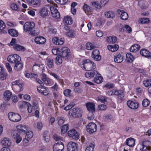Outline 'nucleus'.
<instances>
[{"mask_svg": "<svg viewBox=\"0 0 151 151\" xmlns=\"http://www.w3.org/2000/svg\"><path fill=\"white\" fill-rule=\"evenodd\" d=\"M57 121L58 124L61 125L63 124L65 122V119L63 117H59L57 119Z\"/></svg>", "mask_w": 151, "mask_h": 151, "instance_id": "52", "label": "nucleus"}, {"mask_svg": "<svg viewBox=\"0 0 151 151\" xmlns=\"http://www.w3.org/2000/svg\"><path fill=\"white\" fill-rule=\"evenodd\" d=\"M9 5L11 9L13 10L19 11L20 10L19 6L15 3H11Z\"/></svg>", "mask_w": 151, "mask_h": 151, "instance_id": "38", "label": "nucleus"}, {"mask_svg": "<svg viewBox=\"0 0 151 151\" xmlns=\"http://www.w3.org/2000/svg\"><path fill=\"white\" fill-rule=\"evenodd\" d=\"M35 42L39 44H43L46 42V39L42 36L36 37L35 39Z\"/></svg>", "mask_w": 151, "mask_h": 151, "instance_id": "23", "label": "nucleus"}, {"mask_svg": "<svg viewBox=\"0 0 151 151\" xmlns=\"http://www.w3.org/2000/svg\"><path fill=\"white\" fill-rule=\"evenodd\" d=\"M135 140L134 139L132 138H129L127 139L126 141V145L129 147L134 146L135 144Z\"/></svg>", "mask_w": 151, "mask_h": 151, "instance_id": "28", "label": "nucleus"}, {"mask_svg": "<svg viewBox=\"0 0 151 151\" xmlns=\"http://www.w3.org/2000/svg\"><path fill=\"white\" fill-rule=\"evenodd\" d=\"M23 64L20 62L15 63L14 66V69L17 70H20L22 69Z\"/></svg>", "mask_w": 151, "mask_h": 151, "instance_id": "41", "label": "nucleus"}, {"mask_svg": "<svg viewBox=\"0 0 151 151\" xmlns=\"http://www.w3.org/2000/svg\"><path fill=\"white\" fill-rule=\"evenodd\" d=\"M140 53L142 56L147 58H151V52L146 49H142L140 51Z\"/></svg>", "mask_w": 151, "mask_h": 151, "instance_id": "19", "label": "nucleus"}, {"mask_svg": "<svg viewBox=\"0 0 151 151\" xmlns=\"http://www.w3.org/2000/svg\"><path fill=\"white\" fill-rule=\"evenodd\" d=\"M53 138L56 141H61L62 139V137L56 134H54L53 135Z\"/></svg>", "mask_w": 151, "mask_h": 151, "instance_id": "62", "label": "nucleus"}, {"mask_svg": "<svg viewBox=\"0 0 151 151\" xmlns=\"http://www.w3.org/2000/svg\"><path fill=\"white\" fill-rule=\"evenodd\" d=\"M150 104V101L147 99H145L142 102V106L145 107H146L149 106Z\"/></svg>", "mask_w": 151, "mask_h": 151, "instance_id": "46", "label": "nucleus"}, {"mask_svg": "<svg viewBox=\"0 0 151 151\" xmlns=\"http://www.w3.org/2000/svg\"><path fill=\"white\" fill-rule=\"evenodd\" d=\"M95 112L89 111L88 115V119L89 120H93L94 118V116L93 114Z\"/></svg>", "mask_w": 151, "mask_h": 151, "instance_id": "49", "label": "nucleus"}, {"mask_svg": "<svg viewBox=\"0 0 151 151\" xmlns=\"http://www.w3.org/2000/svg\"><path fill=\"white\" fill-rule=\"evenodd\" d=\"M104 14L106 17L113 18L115 17V14L112 11H109L105 12Z\"/></svg>", "mask_w": 151, "mask_h": 151, "instance_id": "31", "label": "nucleus"}, {"mask_svg": "<svg viewBox=\"0 0 151 151\" xmlns=\"http://www.w3.org/2000/svg\"><path fill=\"white\" fill-rule=\"evenodd\" d=\"M71 91L70 89H67L64 90L63 93L64 95L66 96H69L71 95Z\"/></svg>", "mask_w": 151, "mask_h": 151, "instance_id": "56", "label": "nucleus"}, {"mask_svg": "<svg viewBox=\"0 0 151 151\" xmlns=\"http://www.w3.org/2000/svg\"><path fill=\"white\" fill-rule=\"evenodd\" d=\"M95 106L93 103L88 102L86 104V108L89 111L95 112Z\"/></svg>", "mask_w": 151, "mask_h": 151, "instance_id": "24", "label": "nucleus"}, {"mask_svg": "<svg viewBox=\"0 0 151 151\" xmlns=\"http://www.w3.org/2000/svg\"><path fill=\"white\" fill-rule=\"evenodd\" d=\"M75 104L74 103L72 102L70 103L69 105L66 106L64 108L65 110L67 111L70 109L72 107L74 106Z\"/></svg>", "mask_w": 151, "mask_h": 151, "instance_id": "55", "label": "nucleus"}, {"mask_svg": "<svg viewBox=\"0 0 151 151\" xmlns=\"http://www.w3.org/2000/svg\"><path fill=\"white\" fill-rule=\"evenodd\" d=\"M22 87L23 86H14V87L12 88L15 91L18 92L22 90Z\"/></svg>", "mask_w": 151, "mask_h": 151, "instance_id": "47", "label": "nucleus"}, {"mask_svg": "<svg viewBox=\"0 0 151 151\" xmlns=\"http://www.w3.org/2000/svg\"><path fill=\"white\" fill-rule=\"evenodd\" d=\"M37 90L39 92L45 96L47 95L49 92L47 88L41 85L37 88Z\"/></svg>", "mask_w": 151, "mask_h": 151, "instance_id": "12", "label": "nucleus"}, {"mask_svg": "<svg viewBox=\"0 0 151 151\" xmlns=\"http://www.w3.org/2000/svg\"><path fill=\"white\" fill-rule=\"evenodd\" d=\"M126 61L128 62H132L135 59L132 54L130 53H127L126 55Z\"/></svg>", "mask_w": 151, "mask_h": 151, "instance_id": "32", "label": "nucleus"}, {"mask_svg": "<svg viewBox=\"0 0 151 151\" xmlns=\"http://www.w3.org/2000/svg\"><path fill=\"white\" fill-rule=\"evenodd\" d=\"M83 10L87 14H90L92 11L91 7L86 4H84L83 6Z\"/></svg>", "mask_w": 151, "mask_h": 151, "instance_id": "25", "label": "nucleus"}, {"mask_svg": "<svg viewBox=\"0 0 151 151\" xmlns=\"http://www.w3.org/2000/svg\"><path fill=\"white\" fill-rule=\"evenodd\" d=\"M41 76L42 80L45 84H48L50 83V81L48 78H47V76L45 74L42 73L41 74Z\"/></svg>", "mask_w": 151, "mask_h": 151, "instance_id": "34", "label": "nucleus"}, {"mask_svg": "<svg viewBox=\"0 0 151 151\" xmlns=\"http://www.w3.org/2000/svg\"><path fill=\"white\" fill-rule=\"evenodd\" d=\"M68 113L70 116L75 118L80 117L82 116L81 111L78 108H74L70 110Z\"/></svg>", "mask_w": 151, "mask_h": 151, "instance_id": "3", "label": "nucleus"}, {"mask_svg": "<svg viewBox=\"0 0 151 151\" xmlns=\"http://www.w3.org/2000/svg\"><path fill=\"white\" fill-rule=\"evenodd\" d=\"M99 53V51L97 49L94 50L92 53V57L96 61H99L101 58Z\"/></svg>", "mask_w": 151, "mask_h": 151, "instance_id": "13", "label": "nucleus"}, {"mask_svg": "<svg viewBox=\"0 0 151 151\" xmlns=\"http://www.w3.org/2000/svg\"><path fill=\"white\" fill-rule=\"evenodd\" d=\"M66 35L69 37H73L74 36L75 33L73 30H69L67 32Z\"/></svg>", "mask_w": 151, "mask_h": 151, "instance_id": "53", "label": "nucleus"}, {"mask_svg": "<svg viewBox=\"0 0 151 151\" xmlns=\"http://www.w3.org/2000/svg\"><path fill=\"white\" fill-rule=\"evenodd\" d=\"M55 1L58 4L64 5L68 2V0H55Z\"/></svg>", "mask_w": 151, "mask_h": 151, "instance_id": "59", "label": "nucleus"}, {"mask_svg": "<svg viewBox=\"0 0 151 151\" xmlns=\"http://www.w3.org/2000/svg\"><path fill=\"white\" fill-rule=\"evenodd\" d=\"M108 49L112 52H115L119 48V46L117 45H108L107 46Z\"/></svg>", "mask_w": 151, "mask_h": 151, "instance_id": "39", "label": "nucleus"}, {"mask_svg": "<svg viewBox=\"0 0 151 151\" xmlns=\"http://www.w3.org/2000/svg\"><path fill=\"white\" fill-rule=\"evenodd\" d=\"M81 67L86 70L90 71L95 68L96 65L93 62L87 59L82 61Z\"/></svg>", "mask_w": 151, "mask_h": 151, "instance_id": "1", "label": "nucleus"}, {"mask_svg": "<svg viewBox=\"0 0 151 151\" xmlns=\"http://www.w3.org/2000/svg\"><path fill=\"white\" fill-rule=\"evenodd\" d=\"M1 143L5 146L10 147L12 145V141L8 137H4L2 138Z\"/></svg>", "mask_w": 151, "mask_h": 151, "instance_id": "15", "label": "nucleus"}, {"mask_svg": "<svg viewBox=\"0 0 151 151\" xmlns=\"http://www.w3.org/2000/svg\"><path fill=\"white\" fill-rule=\"evenodd\" d=\"M7 60L11 63L15 64L20 62L21 60V58L18 55L14 54L9 55L7 58Z\"/></svg>", "mask_w": 151, "mask_h": 151, "instance_id": "6", "label": "nucleus"}, {"mask_svg": "<svg viewBox=\"0 0 151 151\" xmlns=\"http://www.w3.org/2000/svg\"><path fill=\"white\" fill-rule=\"evenodd\" d=\"M43 137L45 140L46 142H49L50 139V136L49 132L47 131L44 132L43 133Z\"/></svg>", "mask_w": 151, "mask_h": 151, "instance_id": "37", "label": "nucleus"}, {"mask_svg": "<svg viewBox=\"0 0 151 151\" xmlns=\"http://www.w3.org/2000/svg\"><path fill=\"white\" fill-rule=\"evenodd\" d=\"M35 24L33 22H27L25 23L24 26V29L26 32H28L29 34L34 36L36 35L34 29Z\"/></svg>", "mask_w": 151, "mask_h": 151, "instance_id": "2", "label": "nucleus"}, {"mask_svg": "<svg viewBox=\"0 0 151 151\" xmlns=\"http://www.w3.org/2000/svg\"><path fill=\"white\" fill-rule=\"evenodd\" d=\"M106 106L104 104H101L98 106V108L99 110H104L106 109Z\"/></svg>", "mask_w": 151, "mask_h": 151, "instance_id": "64", "label": "nucleus"}, {"mask_svg": "<svg viewBox=\"0 0 151 151\" xmlns=\"http://www.w3.org/2000/svg\"><path fill=\"white\" fill-rule=\"evenodd\" d=\"M68 151H78V145L77 143L73 142H70L67 145Z\"/></svg>", "mask_w": 151, "mask_h": 151, "instance_id": "8", "label": "nucleus"}, {"mask_svg": "<svg viewBox=\"0 0 151 151\" xmlns=\"http://www.w3.org/2000/svg\"><path fill=\"white\" fill-rule=\"evenodd\" d=\"M140 48V46L138 44L134 45L132 46L130 48V51L131 52H136L139 50Z\"/></svg>", "mask_w": 151, "mask_h": 151, "instance_id": "36", "label": "nucleus"}, {"mask_svg": "<svg viewBox=\"0 0 151 151\" xmlns=\"http://www.w3.org/2000/svg\"><path fill=\"white\" fill-rule=\"evenodd\" d=\"M48 11L49 10L47 9L45 7H43L40 10V13L41 16L45 17L48 15Z\"/></svg>", "mask_w": 151, "mask_h": 151, "instance_id": "30", "label": "nucleus"}, {"mask_svg": "<svg viewBox=\"0 0 151 151\" xmlns=\"http://www.w3.org/2000/svg\"><path fill=\"white\" fill-rule=\"evenodd\" d=\"M104 118L106 121L110 122L111 121L113 120V117L112 115H111L105 116H104Z\"/></svg>", "mask_w": 151, "mask_h": 151, "instance_id": "45", "label": "nucleus"}, {"mask_svg": "<svg viewBox=\"0 0 151 151\" xmlns=\"http://www.w3.org/2000/svg\"><path fill=\"white\" fill-rule=\"evenodd\" d=\"M8 116L11 121L14 122H18L21 119V116L19 114L12 112L8 113Z\"/></svg>", "mask_w": 151, "mask_h": 151, "instance_id": "5", "label": "nucleus"}, {"mask_svg": "<svg viewBox=\"0 0 151 151\" xmlns=\"http://www.w3.org/2000/svg\"><path fill=\"white\" fill-rule=\"evenodd\" d=\"M143 83L145 86L147 87L151 86V79H148L143 82Z\"/></svg>", "mask_w": 151, "mask_h": 151, "instance_id": "48", "label": "nucleus"}, {"mask_svg": "<svg viewBox=\"0 0 151 151\" xmlns=\"http://www.w3.org/2000/svg\"><path fill=\"white\" fill-rule=\"evenodd\" d=\"M149 19L146 18H142L140 20V23L142 24L147 23L149 22Z\"/></svg>", "mask_w": 151, "mask_h": 151, "instance_id": "58", "label": "nucleus"}, {"mask_svg": "<svg viewBox=\"0 0 151 151\" xmlns=\"http://www.w3.org/2000/svg\"><path fill=\"white\" fill-rule=\"evenodd\" d=\"M17 128L19 130L24 132H26L28 130V127L23 124L18 125L17 126Z\"/></svg>", "mask_w": 151, "mask_h": 151, "instance_id": "29", "label": "nucleus"}, {"mask_svg": "<svg viewBox=\"0 0 151 151\" xmlns=\"http://www.w3.org/2000/svg\"><path fill=\"white\" fill-rule=\"evenodd\" d=\"M50 9L53 17L57 19L59 18L60 17V13L55 6H50Z\"/></svg>", "mask_w": 151, "mask_h": 151, "instance_id": "11", "label": "nucleus"}, {"mask_svg": "<svg viewBox=\"0 0 151 151\" xmlns=\"http://www.w3.org/2000/svg\"><path fill=\"white\" fill-rule=\"evenodd\" d=\"M127 105L129 108L136 109L138 107L139 104L137 102L128 101L127 102Z\"/></svg>", "mask_w": 151, "mask_h": 151, "instance_id": "16", "label": "nucleus"}, {"mask_svg": "<svg viewBox=\"0 0 151 151\" xmlns=\"http://www.w3.org/2000/svg\"><path fill=\"white\" fill-rule=\"evenodd\" d=\"M123 93V91L122 90H115L114 89V95L119 96V94H121L122 93Z\"/></svg>", "mask_w": 151, "mask_h": 151, "instance_id": "63", "label": "nucleus"}, {"mask_svg": "<svg viewBox=\"0 0 151 151\" xmlns=\"http://www.w3.org/2000/svg\"><path fill=\"white\" fill-rule=\"evenodd\" d=\"M86 128L87 131L90 134L96 132L97 129L96 124L93 122L89 123Z\"/></svg>", "mask_w": 151, "mask_h": 151, "instance_id": "9", "label": "nucleus"}, {"mask_svg": "<svg viewBox=\"0 0 151 151\" xmlns=\"http://www.w3.org/2000/svg\"><path fill=\"white\" fill-rule=\"evenodd\" d=\"M20 134L19 132L17 130H12L10 132L11 136L15 139L16 142L17 144L19 143L22 140Z\"/></svg>", "mask_w": 151, "mask_h": 151, "instance_id": "4", "label": "nucleus"}, {"mask_svg": "<svg viewBox=\"0 0 151 151\" xmlns=\"http://www.w3.org/2000/svg\"><path fill=\"white\" fill-rule=\"evenodd\" d=\"M30 6L33 5V6H38L41 4V0H27Z\"/></svg>", "mask_w": 151, "mask_h": 151, "instance_id": "20", "label": "nucleus"}, {"mask_svg": "<svg viewBox=\"0 0 151 151\" xmlns=\"http://www.w3.org/2000/svg\"><path fill=\"white\" fill-rule=\"evenodd\" d=\"M123 56L121 54H116L114 57V60L116 63H120L122 62L123 60Z\"/></svg>", "mask_w": 151, "mask_h": 151, "instance_id": "21", "label": "nucleus"}, {"mask_svg": "<svg viewBox=\"0 0 151 151\" xmlns=\"http://www.w3.org/2000/svg\"><path fill=\"white\" fill-rule=\"evenodd\" d=\"M96 47L95 45L90 42L87 43L86 44V49L88 50H91Z\"/></svg>", "mask_w": 151, "mask_h": 151, "instance_id": "43", "label": "nucleus"}, {"mask_svg": "<svg viewBox=\"0 0 151 151\" xmlns=\"http://www.w3.org/2000/svg\"><path fill=\"white\" fill-rule=\"evenodd\" d=\"M16 86H23L22 84L20 83L18 81H16L13 82L12 83V87H14Z\"/></svg>", "mask_w": 151, "mask_h": 151, "instance_id": "60", "label": "nucleus"}, {"mask_svg": "<svg viewBox=\"0 0 151 151\" xmlns=\"http://www.w3.org/2000/svg\"><path fill=\"white\" fill-rule=\"evenodd\" d=\"M8 33L12 37H17L18 35V32L14 29H9L8 30Z\"/></svg>", "mask_w": 151, "mask_h": 151, "instance_id": "40", "label": "nucleus"}, {"mask_svg": "<svg viewBox=\"0 0 151 151\" xmlns=\"http://www.w3.org/2000/svg\"><path fill=\"white\" fill-rule=\"evenodd\" d=\"M33 136V133L32 131H29L26 133V135L25 136L28 139H30Z\"/></svg>", "mask_w": 151, "mask_h": 151, "instance_id": "51", "label": "nucleus"}, {"mask_svg": "<svg viewBox=\"0 0 151 151\" xmlns=\"http://www.w3.org/2000/svg\"><path fill=\"white\" fill-rule=\"evenodd\" d=\"M117 13L120 14L122 19L123 20H127L128 18V15L127 13L123 10L118 9Z\"/></svg>", "mask_w": 151, "mask_h": 151, "instance_id": "18", "label": "nucleus"}, {"mask_svg": "<svg viewBox=\"0 0 151 151\" xmlns=\"http://www.w3.org/2000/svg\"><path fill=\"white\" fill-rule=\"evenodd\" d=\"M94 147V145L92 144H91L88 146L87 147L85 151H93Z\"/></svg>", "mask_w": 151, "mask_h": 151, "instance_id": "54", "label": "nucleus"}, {"mask_svg": "<svg viewBox=\"0 0 151 151\" xmlns=\"http://www.w3.org/2000/svg\"><path fill=\"white\" fill-rule=\"evenodd\" d=\"M68 129V124H66L63 125L62 127L61 132L64 133L66 132Z\"/></svg>", "mask_w": 151, "mask_h": 151, "instance_id": "50", "label": "nucleus"}, {"mask_svg": "<svg viewBox=\"0 0 151 151\" xmlns=\"http://www.w3.org/2000/svg\"><path fill=\"white\" fill-rule=\"evenodd\" d=\"M29 105V103L25 101H23L22 102H20L19 103V106L20 108H22L23 107H27V106Z\"/></svg>", "mask_w": 151, "mask_h": 151, "instance_id": "44", "label": "nucleus"}, {"mask_svg": "<svg viewBox=\"0 0 151 151\" xmlns=\"http://www.w3.org/2000/svg\"><path fill=\"white\" fill-rule=\"evenodd\" d=\"M68 135L73 139L77 140L79 138L78 133L75 129H72L68 132Z\"/></svg>", "mask_w": 151, "mask_h": 151, "instance_id": "14", "label": "nucleus"}, {"mask_svg": "<svg viewBox=\"0 0 151 151\" xmlns=\"http://www.w3.org/2000/svg\"><path fill=\"white\" fill-rule=\"evenodd\" d=\"M91 4L92 6L96 8H99L100 6H99V2L97 1L92 2Z\"/></svg>", "mask_w": 151, "mask_h": 151, "instance_id": "57", "label": "nucleus"}, {"mask_svg": "<svg viewBox=\"0 0 151 151\" xmlns=\"http://www.w3.org/2000/svg\"><path fill=\"white\" fill-rule=\"evenodd\" d=\"M98 72L96 70L93 71H88L85 74V76L86 77L88 78H91L96 76V75L97 74Z\"/></svg>", "mask_w": 151, "mask_h": 151, "instance_id": "22", "label": "nucleus"}, {"mask_svg": "<svg viewBox=\"0 0 151 151\" xmlns=\"http://www.w3.org/2000/svg\"><path fill=\"white\" fill-rule=\"evenodd\" d=\"M71 55L70 50L67 47H63L61 50L60 55L62 57L68 59Z\"/></svg>", "mask_w": 151, "mask_h": 151, "instance_id": "7", "label": "nucleus"}, {"mask_svg": "<svg viewBox=\"0 0 151 151\" xmlns=\"http://www.w3.org/2000/svg\"><path fill=\"white\" fill-rule=\"evenodd\" d=\"M56 63L57 64H60L62 63V57L60 56H57L56 58Z\"/></svg>", "mask_w": 151, "mask_h": 151, "instance_id": "61", "label": "nucleus"}, {"mask_svg": "<svg viewBox=\"0 0 151 151\" xmlns=\"http://www.w3.org/2000/svg\"><path fill=\"white\" fill-rule=\"evenodd\" d=\"M150 141L148 140H145L142 142V147L140 149L141 150L146 151L148 150L150 151L151 150V147L149 146Z\"/></svg>", "mask_w": 151, "mask_h": 151, "instance_id": "17", "label": "nucleus"}, {"mask_svg": "<svg viewBox=\"0 0 151 151\" xmlns=\"http://www.w3.org/2000/svg\"><path fill=\"white\" fill-rule=\"evenodd\" d=\"M4 96L5 100L9 101L12 96V93L9 91H6L4 92Z\"/></svg>", "mask_w": 151, "mask_h": 151, "instance_id": "27", "label": "nucleus"}, {"mask_svg": "<svg viewBox=\"0 0 151 151\" xmlns=\"http://www.w3.org/2000/svg\"><path fill=\"white\" fill-rule=\"evenodd\" d=\"M95 77L93 81V82L98 84L102 82L103 78L100 73L98 72Z\"/></svg>", "mask_w": 151, "mask_h": 151, "instance_id": "26", "label": "nucleus"}, {"mask_svg": "<svg viewBox=\"0 0 151 151\" xmlns=\"http://www.w3.org/2000/svg\"><path fill=\"white\" fill-rule=\"evenodd\" d=\"M64 148V144L61 141H58L53 146V151H62Z\"/></svg>", "mask_w": 151, "mask_h": 151, "instance_id": "10", "label": "nucleus"}, {"mask_svg": "<svg viewBox=\"0 0 151 151\" xmlns=\"http://www.w3.org/2000/svg\"><path fill=\"white\" fill-rule=\"evenodd\" d=\"M63 21L66 24L68 25L71 24L73 21L71 17L68 16H65L64 17Z\"/></svg>", "mask_w": 151, "mask_h": 151, "instance_id": "33", "label": "nucleus"}, {"mask_svg": "<svg viewBox=\"0 0 151 151\" xmlns=\"http://www.w3.org/2000/svg\"><path fill=\"white\" fill-rule=\"evenodd\" d=\"M47 61V66L50 68H52L54 65V61L53 59L50 58H47L46 59Z\"/></svg>", "mask_w": 151, "mask_h": 151, "instance_id": "42", "label": "nucleus"}, {"mask_svg": "<svg viewBox=\"0 0 151 151\" xmlns=\"http://www.w3.org/2000/svg\"><path fill=\"white\" fill-rule=\"evenodd\" d=\"M13 48L15 50L18 51H23L25 50L24 47L18 44L14 45Z\"/></svg>", "mask_w": 151, "mask_h": 151, "instance_id": "35", "label": "nucleus"}]
</instances>
